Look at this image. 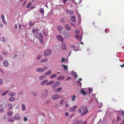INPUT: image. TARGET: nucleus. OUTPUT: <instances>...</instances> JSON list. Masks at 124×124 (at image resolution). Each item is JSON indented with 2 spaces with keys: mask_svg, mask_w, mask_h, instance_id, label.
Here are the masks:
<instances>
[{
  "mask_svg": "<svg viewBox=\"0 0 124 124\" xmlns=\"http://www.w3.org/2000/svg\"><path fill=\"white\" fill-rule=\"evenodd\" d=\"M79 113L81 114V115L83 116L86 114L88 112L87 109H84L79 108L78 110Z\"/></svg>",
  "mask_w": 124,
  "mask_h": 124,
  "instance_id": "obj_1",
  "label": "nucleus"
},
{
  "mask_svg": "<svg viewBox=\"0 0 124 124\" xmlns=\"http://www.w3.org/2000/svg\"><path fill=\"white\" fill-rule=\"evenodd\" d=\"M52 54V51L50 49H47L44 53V55L45 57H47L50 55Z\"/></svg>",
  "mask_w": 124,
  "mask_h": 124,
  "instance_id": "obj_2",
  "label": "nucleus"
},
{
  "mask_svg": "<svg viewBox=\"0 0 124 124\" xmlns=\"http://www.w3.org/2000/svg\"><path fill=\"white\" fill-rule=\"evenodd\" d=\"M60 84V82L58 81L54 83L51 85L53 87V90H54V87H58Z\"/></svg>",
  "mask_w": 124,
  "mask_h": 124,
  "instance_id": "obj_3",
  "label": "nucleus"
},
{
  "mask_svg": "<svg viewBox=\"0 0 124 124\" xmlns=\"http://www.w3.org/2000/svg\"><path fill=\"white\" fill-rule=\"evenodd\" d=\"M48 94V91L47 90H46L44 91L43 93H42V97L43 98H44L47 96Z\"/></svg>",
  "mask_w": 124,
  "mask_h": 124,
  "instance_id": "obj_4",
  "label": "nucleus"
},
{
  "mask_svg": "<svg viewBox=\"0 0 124 124\" xmlns=\"http://www.w3.org/2000/svg\"><path fill=\"white\" fill-rule=\"evenodd\" d=\"M60 95L58 94L53 95L52 97V99L53 100H55L58 99Z\"/></svg>",
  "mask_w": 124,
  "mask_h": 124,
  "instance_id": "obj_5",
  "label": "nucleus"
},
{
  "mask_svg": "<svg viewBox=\"0 0 124 124\" xmlns=\"http://www.w3.org/2000/svg\"><path fill=\"white\" fill-rule=\"evenodd\" d=\"M36 70L37 71L39 72H43L45 71V69L44 68H38Z\"/></svg>",
  "mask_w": 124,
  "mask_h": 124,
  "instance_id": "obj_6",
  "label": "nucleus"
},
{
  "mask_svg": "<svg viewBox=\"0 0 124 124\" xmlns=\"http://www.w3.org/2000/svg\"><path fill=\"white\" fill-rule=\"evenodd\" d=\"M12 104L10 103H8L7 107L8 108V110L9 111L11 110L12 108L14 107V106L12 107Z\"/></svg>",
  "mask_w": 124,
  "mask_h": 124,
  "instance_id": "obj_7",
  "label": "nucleus"
},
{
  "mask_svg": "<svg viewBox=\"0 0 124 124\" xmlns=\"http://www.w3.org/2000/svg\"><path fill=\"white\" fill-rule=\"evenodd\" d=\"M83 34V32H82L81 34V37L79 35H76L75 36V37L77 40H79L80 41H81L82 39V35Z\"/></svg>",
  "mask_w": 124,
  "mask_h": 124,
  "instance_id": "obj_8",
  "label": "nucleus"
},
{
  "mask_svg": "<svg viewBox=\"0 0 124 124\" xmlns=\"http://www.w3.org/2000/svg\"><path fill=\"white\" fill-rule=\"evenodd\" d=\"M8 61L7 60H5L3 62V66H4L7 67L8 65Z\"/></svg>",
  "mask_w": 124,
  "mask_h": 124,
  "instance_id": "obj_9",
  "label": "nucleus"
},
{
  "mask_svg": "<svg viewBox=\"0 0 124 124\" xmlns=\"http://www.w3.org/2000/svg\"><path fill=\"white\" fill-rule=\"evenodd\" d=\"M66 13L70 15H72L73 14V11L71 10H69L68 9H66Z\"/></svg>",
  "mask_w": 124,
  "mask_h": 124,
  "instance_id": "obj_10",
  "label": "nucleus"
},
{
  "mask_svg": "<svg viewBox=\"0 0 124 124\" xmlns=\"http://www.w3.org/2000/svg\"><path fill=\"white\" fill-rule=\"evenodd\" d=\"M61 47L63 50H65L67 48L66 44L64 43H62L61 44Z\"/></svg>",
  "mask_w": 124,
  "mask_h": 124,
  "instance_id": "obj_11",
  "label": "nucleus"
},
{
  "mask_svg": "<svg viewBox=\"0 0 124 124\" xmlns=\"http://www.w3.org/2000/svg\"><path fill=\"white\" fill-rule=\"evenodd\" d=\"M57 38L59 41H60L61 42H63V39L61 36L58 35L57 36Z\"/></svg>",
  "mask_w": 124,
  "mask_h": 124,
  "instance_id": "obj_12",
  "label": "nucleus"
},
{
  "mask_svg": "<svg viewBox=\"0 0 124 124\" xmlns=\"http://www.w3.org/2000/svg\"><path fill=\"white\" fill-rule=\"evenodd\" d=\"M78 108V106L77 105H76L74 107H72L71 108H70V111L72 112H74V111L76 110V108Z\"/></svg>",
  "mask_w": 124,
  "mask_h": 124,
  "instance_id": "obj_13",
  "label": "nucleus"
},
{
  "mask_svg": "<svg viewBox=\"0 0 124 124\" xmlns=\"http://www.w3.org/2000/svg\"><path fill=\"white\" fill-rule=\"evenodd\" d=\"M64 27L66 28L68 30H71V27L68 24H65L64 25Z\"/></svg>",
  "mask_w": 124,
  "mask_h": 124,
  "instance_id": "obj_14",
  "label": "nucleus"
},
{
  "mask_svg": "<svg viewBox=\"0 0 124 124\" xmlns=\"http://www.w3.org/2000/svg\"><path fill=\"white\" fill-rule=\"evenodd\" d=\"M48 80H45L44 81H42L40 83V84L42 85H45L48 82Z\"/></svg>",
  "mask_w": 124,
  "mask_h": 124,
  "instance_id": "obj_15",
  "label": "nucleus"
},
{
  "mask_svg": "<svg viewBox=\"0 0 124 124\" xmlns=\"http://www.w3.org/2000/svg\"><path fill=\"white\" fill-rule=\"evenodd\" d=\"M70 18L72 20V21L75 22L76 21V17L74 16H72V17H70Z\"/></svg>",
  "mask_w": 124,
  "mask_h": 124,
  "instance_id": "obj_16",
  "label": "nucleus"
},
{
  "mask_svg": "<svg viewBox=\"0 0 124 124\" xmlns=\"http://www.w3.org/2000/svg\"><path fill=\"white\" fill-rule=\"evenodd\" d=\"M57 77V75L56 74H54L53 75H51L50 77V78L51 79L54 78H55Z\"/></svg>",
  "mask_w": 124,
  "mask_h": 124,
  "instance_id": "obj_17",
  "label": "nucleus"
},
{
  "mask_svg": "<svg viewBox=\"0 0 124 124\" xmlns=\"http://www.w3.org/2000/svg\"><path fill=\"white\" fill-rule=\"evenodd\" d=\"M64 77L63 76H60L57 78V79L58 80H63L64 79Z\"/></svg>",
  "mask_w": 124,
  "mask_h": 124,
  "instance_id": "obj_18",
  "label": "nucleus"
},
{
  "mask_svg": "<svg viewBox=\"0 0 124 124\" xmlns=\"http://www.w3.org/2000/svg\"><path fill=\"white\" fill-rule=\"evenodd\" d=\"M1 18L3 22L4 23L7 24V23L5 21L4 16L3 15H1Z\"/></svg>",
  "mask_w": 124,
  "mask_h": 124,
  "instance_id": "obj_19",
  "label": "nucleus"
},
{
  "mask_svg": "<svg viewBox=\"0 0 124 124\" xmlns=\"http://www.w3.org/2000/svg\"><path fill=\"white\" fill-rule=\"evenodd\" d=\"M7 38L6 37H1L0 39L1 41L3 42H5L6 41Z\"/></svg>",
  "mask_w": 124,
  "mask_h": 124,
  "instance_id": "obj_20",
  "label": "nucleus"
},
{
  "mask_svg": "<svg viewBox=\"0 0 124 124\" xmlns=\"http://www.w3.org/2000/svg\"><path fill=\"white\" fill-rule=\"evenodd\" d=\"M30 94L31 95L34 96H36L37 95V93L33 91L31 92Z\"/></svg>",
  "mask_w": 124,
  "mask_h": 124,
  "instance_id": "obj_21",
  "label": "nucleus"
},
{
  "mask_svg": "<svg viewBox=\"0 0 124 124\" xmlns=\"http://www.w3.org/2000/svg\"><path fill=\"white\" fill-rule=\"evenodd\" d=\"M8 100L10 101H13L15 100V98L14 97H10Z\"/></svg>",
  "mask_w": 124,
  "mask_h": 124,
  "instance_id": "obj_22",
  "label": "nucleus"
},
{
  "mask_svg": "<svg viewBox=\"0 0 124 124\" xmlns=\"http://www.w3.org/2000/svg\"><path fill=\"white\" fill-rule=\"evenodd\" d=\"M42 33L45 36H46L47 35V32H45V30H42Z\"/></svg>",
  "mask_w": 124,
  "mask_h": 124,
  "instance_id": "obj_23",
  "label": "nucleus"
},
{
  "mask_svg": "<svg viewBox=\"0 0 124 124\" xmlns=\"http://www.w3.org/2000/svg\"><path fill=\"white\" fill-rule=\"evenodd\" d=\"M60 21L62 23H65V19L64 17L62 18L60 20Z\"/></svg>",
  "mask_w": 124,
  "mask_h": 124,
  "instance_id": "obj_24",
  "label": "nucleus"
},
{
  "mask_svg": "<svg viewBox=\"0 0 124 124\" xmlns=\"http://www.w3.org/2000/svg\"><path fill=\"white\" fill-rule=\"evenodd\" d=\"M17 57V55L16 54H13V57H11L12 58L14 59H16Z\"/></svg>",
  "mask_w": 124,
  "mask_h": 124,
  "instance_id": "obj_25",
  "label": "nucleus"
},
{
  "mask_svg": "<svg viewBox=\"0 0 124 124\" xmlns=\"http://www.w3.org/2000/svg\"><path fill=\"white\" fill-rule=\"evenodd\" d=\"M86 108L87 106L86 105H83L80 108L84 109H87Z\"/></svg>",
  "mask_w": 124,
  "mask_h": 124,
  "instance_id": "obj_26",
  "label": "nucleus"
},
{
  "mask_svg": "<svg viewBox=\"0 0 124 124\" xmlns=\"http://www.w3.org/2000/svg\"><path fill=\"white\" fill-rule=\"evenodd\" d=\"M32 31L34 34L35 33H37L39 32V30H38L33 29H32Z\"/></svg>",
  "mask_w": 124,
  "mask_h": 124,
  "instance_id": "obj_27",
  "label": "nucleus"
},
{
  "mask_svg": "<svg viewBox=\"0 0 124 124\" xmlns=\"http://www.w3.org/2000/svg\"><path fill=\"white\" fill-rule=\"evenodd\" d=\"M117 112L120 113H121L124 116V111L123 110H122L120 109L117 111Z\"/></svg>",
  "mask_w": 124,
  "mask_h": 124,
  "instance_id": "obj_28",
  "label": "nucleus"
},
{
  "mask_svg": "<svg viewBox=\"0 0 124 124\" xmlns=\"http://www.w3.org/2000/svg\"><path fill=\"white\" fill-rule=\"evenodd\" d=\"M39 12L40 13H41L42 14H44V9L41 8H40L39 10Z\"/></svg>",
  "mask_w": 124,
  "mask_h": 124,
  "instance_id": "obj_29",
  "label": "nucleus"
},
{
  "mask_svg": "<svg viewBox=\"0 0 124 124\" xmlns=\"http://www.w3.org/2000/svg\"><path fill=\"white\" fill-rule=\"evenodd\" d=\"M75 47V45H72L71 46H70V47L72 49H74ZM73 50L74 51H79V50L78 49H73Z\"/></svg>",
  "mask_w": 124,
  "mask_h": 124,
  "instance_id": "obj_30",
  "label": "nucleus"
},
{
  "mask_svg": "<svg viewBox=\"0 0 124 124\" xmlns=\"http://www.w3.org/2000/svg\"><path fill=\"white\" fill-rule=\"evenodd\" d=\"M58 29L59 30V31H60L62 29V27L61 25L58 26L57 27Z\"/></svg>",
  "mask_w": 124,
  "mask_h": 124,
  "instance_id": "obj_31",
  "label": "nucleus"
},
{
  "mask_svg": "<svg viewBox=\"0 0 124 124\" xmlns=\"http://www.w3.org/2000/svg\"><path fill=\"white\" fill-rule=\"evenodd\" d=\"M51 73V71L50 70H49L47 72L45 73V74L47 75L50 74Z\"/></svg>",
  "mask_w": 124,
  "mask_h": 124,
  "instance_id": "obj_32",
  "label": "nucleus"
},
{
  "mask_svg": "<svg viewBox=\"0 0 124 124\" xmlns=\"http://www.w3.org/2000/svg\"><path fill=\"white\" fill-rule=\"evenodd\" d=\"M62 67L64 68V70H67L68 69V66L67 65H62Z\"/></svg>",
  "mask_w": 124,
  "mask_h": 124,
  "instance_id": "obj_33",
  "label": "nucleus"
},
{
  "mask_svg": "<svg viewBox=\"0 0 124 124\" xmlns=\"http://www.w3.org/2000/svg\"><path fill=\"white\" fill-rule=\"evenodd\" d=\"M62 89V88L61 87H60V88H57L56 89V91L57 92H59L61 91Z\"/></svg>",
  "mask_w": 124,
  "mask_h": 124,
  "instance_id": "obj_34",
  "label": "nucleus"
},
{
  "mask_svg": "<svg viewBox=\"0 0 124 124\" xmlns=\"http://www.w3.org/2000/svg\"><path fill=\"white\" fill-rule=\"evenodd\" d=\"M22 109L23 110H25V107L24 104H22Z\"/></svg>",
  "mask_w": 124,
  "mask_h": 124,
  "instance_id": "obj_35",
  "label": "nucleus"
},
{
  "mask_svg": "<svg viewBox=\"0 0 124 124\" xmlns=\"http://www.w3.org/2000/svg\"><path fill=\"white\" fill-rule=\"evenodd\" d=\"M12 111H9L7 112V115L8 116H10L12 115Z\"/></svg>",
  "mask_w": 124,
  "mask_h": 124,
  "instance_id": "obj_36",
  "label": "nucleus"
},
{
  "mask_svg": "<svg viewBox=\"0 0 124 124\" xmlns=\"http://www.w3.org/2000/svg\"><path fill=\"white\" fill-rule=\"evenodd\" d=\"M81 92L84 95H85L86 94V93L84 91V90L83 89L81 90Z\"/></svg>",
  "mask_w": 124,
  "mask_h": 124,
  "instance_id": "obj_37",
  "label": "nucleus"
},
{
  "mask_svg": "<svg viewBox=\"0 0 124 124\" xmlns=\"http://www.w3.org/2000/svg\"><path fill=\"white\" fill-rule=\"evenodd\" d=\"M37 38L38 39H39V41H40V42L42 44H43V38H41V39L39 38L38 37H37Z\"/></svg>",
  "mask_w": 124,
  "mask_h": 124,
  "instance_id": "obj_38",
  "label": "nucleus"
},
{
  "mask_svg": "<svg viewBox=\"0 0 124 124\" xmlns=\"http://www.w3.org/2000/svg\"><path fill=\"white\" fill-rule=\"evenodd\" d=\"M48 60L47 59L45 58V59H44L43 60H41L40 62H47V61Z\"/></svg>",
  "mask_w": 124,
  "mask_h": 124,
  "instance_id": "obj_39",
  "label": "nucleus"
},
{
  "mask_svg": "<svg viewBox=\"0 0 124 124\" xmlns=\"http://www.w3.org/2000/svg\"><path fill=\"white\" fill-rule=\"evenodd\" d=\"M8 90L6 91H5L2 94V95L3 96L5 95L6 94H7L8 93Z\"/></svg>",
  "mask_w": 124,
  "mask_h": 124,
  "instance_id": "obj_40",
  "label": "nucleus"
},
{
  "mask_svg": "<svg viewBox=\"0 0 124 124\" xmlns=\"http://www.w3.org/2000/svg\"><path fill=\"white\" fill-rule=\"evenodd\" d=\"M31 2H29V3L27 4L26 8H29L31 5Z\"/></svg>",
  "mask_w": 124,
  "mask_h": 124,
  "instance_id": "obj_41",
  "label": "nucleus"
},
{
  "mask_svg": "<svg viewBox=\"0 0 124 124\" xmlns=\"http://www.w3.org/2000/svg\"><path fill=\"white\" fill-rule=\"evenodd\" d=\"M2 53L4 55H6L7 54V52L5 50H3L2 51Z\"/></svg>",
  "mask_w": 124,
  "mask_h": 124,
  "instance_id": "obj_42",
  "label": "nucleus"
},
{
  "mask_svg": "<svg viewBox=\"0 0 124 124\" xmlns=\"http://www.w3.org/2000/svg\"><path fill=\"white\" fill-rule=\"evenodd\" d=\"M77 83L78 85L79 86H81L82 85L80 81H78V80L77 81Z\"/></svg>",
  "mask_w": 124,
  "mask_h": 124,
  "instance_id": "obj_43",
  "label": "nucleus"
},
{
  "mask_svg": "<svg viewBox=\"0 0 124 124\" xmlns=\"http://www.w3.org/2000/svg\"><path fill=\"white\" fill-rule=\"evenodd\" d=\"M8 120L10 122H13L14 121V120L13 119V118H11L9 117L8 118Z\"/></svg>",
  "mask_w": 124,
  "mask_h": 124,
  "instance_id": "obj_44",
  "label": "nucleus"
},
{
  "mask_svg": "<svg viewBox=\"0 0 124 124\" xmlns=\"http://www.w3.org/2000/svg\"><path fill=\"white\" fill-rule=\"evenodd\" d=\"M54 81H51L46 84V85H49L53 83L54 82Z\"/></svg>",
  "mask_w": 124,
  "mask_h": 124,
  "instance_id": "obj_45",
  "label": "nucleus"
},
{
  "mask_svg": "<svg viewBox=\"0 0 124 124\" xmlns=\"http://www.w3.org/2000/svg\"><path fill=\"white\" fill-rule=\"evenodd\" d=\"M82 123V121L81 120H79L76 123V124H81Z\"/></svg>",
  "mask_w": 124,
  "mask_h": 124,
  "instance_id": "obj_46",
  "label": "nucleus"
},
{
  "mask_svg": "<svg viewBox=\"0 0 124 124\" xmlns=\"http://www.w3.org/2000/svg\"><path fill=\"white\" fill-rule=\"evenodd\" d=\"M3 81L2 79L1 78H0V85H3Z\"/></svg>",
  "mask_w": 124,
  "mask_h": 124,
  "instance_id": "obj_47",
  "label": "nucleus"
},
{
  "mask_svg": "<svg viewBox=\"0 0 124 124\" xmlns=\"http://www.w3.org/2000/svg\"><path fill=\"white\" fill-rule=\"evenodd\" d=\"M72 98V101H75V98L76 97V96L74 95H73L71 97Z\"/></svg>",
  "mask_w": 124,
  "mask_h": 124,
  "instance_id": "obj_48",
  "label": "nucleus"
},
{
  "mask_svg": "<svg viewBox=\"0 0 124 124\" xmlns=\"http://www.w3.org/2000/svg\"><path fill=\"white\" fill-rule=\"evenodd\" d=\"M45 77L43 76H41L39 77V79L40 80H42L43 79H44Z\"/></svg>",
  "mask_w": 124,
  "mask_h": 124,
  "instance_id": "obj_49",
  "label": "nucleus"
},
{
  "mask_svg": "<svg viewBox=\"0 0 124 124\" xmlns=\"http://www.w3.org/2000/svg\"><path fill=\"white\" fill-rule=\"evenodd\" d=\"M64 102V101L63 100H61L60 101V104L61 105H62L63 104V103Z\"/></svg>",
  "mask_w": 124,
  "mask_h": 124,
  "instance_id": "obj_50",
  "label": "nucleus"
},
{
  "mask_svg": "<svg viewBox=\"0 0 124 124\" xmlns=\"http://www.w3.org/2000/svg\"><path fill=\"white\" fill-rule=\"evenodd\" d=\"M38 34L39 35V37H40L41 38H43L42 34L40 32L39 34Z\"/></svg>",
  "mask_w": 124,
  "mask_h": 124,
  "instance_id": "obj_51",
  "label": "nucleus"
},
{
  "mask_svg": "<svg viewBox=\"0 0 124 124\" xmlns=\"http://www.w3.org/2000/svg\"><path fill=\"white\" fill-rule=\"evenodd\" d=\"M18 116V114L14 116V118L15 119H17V117Z\"/></svg>",
  "mask_w": 124,
  "mask_h": 124,
  "instance_id": "obj_52",
  "label": "nucleus"
},
{
  "mask_svg": "<svg viewBox=\"0 0 124 124\" xmlns=\"http://www.w3.org/2000/svg\"><path fill=\"white\" fill-rule=\"evenodd\" d=\"M3 120H6L7 119V116L6 115H4L3 116Z\"/></svg>",
  "mask_w": 124,
  "mask_h": 124,
  "instance_id": "obj_53",
  "label": "nucleus"
},
{
  "mask_svg": "<svg viewBox=\"0 0 124 124\" xmlns=\"http://www.w3.org/2000/svg\"><path fill=\"white\" fill-rule=\"evenodd\" d=\"M51 101V100L50 99L48 100L47 101H46L45 102L46 104H48Z\"/></svg>",
  "mask_w": 124,
  "mask_h": 124,
  "instance_id": "obj_54",
  "label": "nucleus"
},
{
  "mask_svg": "<svg viewBox=\"0 0 124 124\" xmlns=\"http://www.w3.org/2000/svg\"><path fill=\"white\" fill-rule=\"evenodd\" d=\"M78 19H81V15L78 13Z\"/></svg>",
  "mask_w": 124,
  "mask_h": 124,
  "instance_id": "obj_55",
  "label": "nucleus"
},
{
  "mask_svg": "<svg viewBox=\"0 0 124 124\" xmlns=\"http://www.w3.org/2000/svg\"><path fill=\"white\" fill-rule=\"evenodd\" d=\"M78 19V23L79 24L81 23V19Z\"/></svg>",
  "mask_w": 124,
  "mask_h": 124,
  "instance_id": "obj_56",
  "label": "nucleus"
},
{
  "mask_svg": "<svg viewBox=\"0 0 124 124\" xmlns=\"http://www.w3.org/2000/svg\"><path fill=\"white\" fill-rule=\"evenodd\" d=\"M4 111V109L3 108L0 109V112H3Z\"/></svg>",
  "mask_w": 124,
  "mask_h": 124,
  "instance_id": "obj_57",
  "label": "nucleus"
},
{
  "mask_svg": "<svg viewBox=\"0 0 124 124\" xmlns=\"http://www.w3.org/2000/svg\"><path fill=\"white\" fill-rule=\"evenodd\" d=\"M90 93H91L92 91V89L91 88H90L88 89Z\"/></svg>",
  "mask_w": 124,
  "mask_h": 124,
  "instance_id": "obj_58",
  "label": "nucleus"
},
{
  "mask_svg": "<svg viewBox=\"0 0 124 124\" xmlns=\"http://www.w3.org/2000/svg\"><path fill=\"white\" fill-rule=\"evenodd\" d=\"M66 61V59H64L63 57H62V61H61V62H63Z\"/></svg>",
  "mask_w": 124,
  "mask_h": 124,
  "instance_id": "obj_59",
  "label": "nucleus"
},
{
  "mask_svg": "<svg viewBox=\"0 0 124 124\" xmlns=\"http://www.w3.org/2000/svg\"><path fill=\"white\" fill-rule=\"evenodd\" d=\"M100 104L99 105H100V106L99 107H98L99 108H100L101 107L102 105V103H100Z\"/></svg>",
  "mask_w": 124,
  "mask_h": 124,
  "instance_id": "obj_60",
  "label": "nucleus"
},
{
  "mask_svg": "<svg viewBox=\"0 0 124 124\" xmlns=\"http://www.w3.org/2000/svg\"><path fill=\"white\" fill-rule=\"evenodd\" d=\"M41 57V55H39L37 58V59L38 60H39L40 59V58Z\"/></svg>",
  "mask_w": 124,
  "mask_h": 124,
  "instance_id": "obj_61",
  "label": "nucleus"
},
{
  "mask_svg": "<svg viewBox=\"0 0 124 124\" xmlns=\"http://www.w3.org/2000/svg\"><path fill=\"white\" fill-rule=\"evenodd\" d=\"M69 115V114L68 112H66L65 113V116H67Z\"/></svg>",
  "mask_w": 124,
  "mask_h": 124,
  "instance_id": "obj_62",
  "label": "nucleus"
},
{
  "mask_svg": "<svg viewBox=\"0 0 124 124\" xmlns=\"http://www.w3.org/2000/svg\"><path fill=\"white\" fill-rule=\"evenodd\" d=\"M23 118L24 119V121L25 122H26V121L27 120H28V119H27L26 117H23Z\"/></svg>",
  "mask_w": 124,
  "mask_h": 124,
  "instance_id": "obj_63",
  "label": "nucleus"
},
{
  "mask_svg": "<svg viewBox=\"0 0 124 124\" xmlns=\"http://www.w3.org/2000/svg\"><path fill=\"white\" fill-rule=\"evenodd\" d=\"M30 23H29V25L30 27H31L32 25V22L31 21H30Z\"/></svg>",
  "mask_w": 124,
  "mask_h": 124,
  "instance_id": "obj_64",
  "label": "nucleus"
}]
</instances>
